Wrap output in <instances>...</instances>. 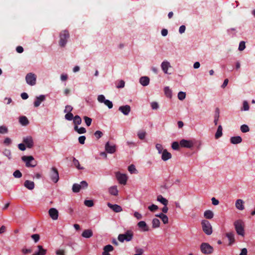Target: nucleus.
<instances>
[{"label":"nucleus","mask_w":255,"mask_h":255,"mask_svg":"<svg viewBox=\"0 0 255 255\" xmlns=\"http://www.w3.org/2000/svg\"><path fill=\"white\" fill-rule=\"evenodd\" d=\"M235 230L238 235L242 237L245 236V224L241 220H238L234 223Z\"/></svg>","instance_id":"nucleus-1"},{"label":"nucleus","mask_w":255,"mask_h":255,"mask_svg":"<svg viewBox=\"0 0 255 255\" xmlns=\"http://www.w3.org/2000/svg\"><path fill=\"white\" fill-rule=\"evenodd\" d=\"M133 237V232L131 230H128L125 234H120L118 236V240L123 243L125 241L129 242L132 240Z\"/></svg>","instance_id":"nucleus-2"},{"label":"nucleus","mask_w":255,"mask_h":255,"mask_svg":"<svg viewBox=\"0 0 255 255\" xmlns=\"http://www.w3.org/2000/svg\"><path fill=\"white\" fill-rule=\"evenodd\" d=\"M21 159L25 163V166L27 167H34L37 165V161L34 160V157L31 155H24L21 157Z\"/></svg>","instance_id":"nucleus-3"},{"label":"nucleus","mask_w":255,"mask_h":255,"mask_svg":"<svg viewBox=\"0 0 255 255\" xmlns=\"http://www.w3.org/2000/svg\"><path fill=\"white\" fill-rule=\"evenodd\" d=\"M201 225L203 232L207 235L212 234L213 229L210 223L206 220H203L201 221Z\"/></svg>","instance_id":"nucleus-4"},{"label":"nucleus","mask_w":255,"mask_h":255,"mask_svg":"<svg viewBox=\"0 0 255 255\" xmlns=\"http://www.w3.org/2000/svg\"><path fill=\"white\" fill-rule=\"evenodd\" d=\"M59 45L63 47L67 43V39L69 38V33L68 30H64L60 33Z\"/></svg>","instance_id":"nucleus-5"},{"label":"nucleus","mask_w":255,"mask_h":255,"mask_svg":"<svg viewBox=\"0 0 255 255\" xmlns=\"http://www.w3.org/2000/svg\"><path fill=\"white\" fill-rule=\"evenodd\" d=\"M200 250L202 254L204 255H210L214 252L213 247L207 243H203L201 244Z\"/></svg>","instance_id":"nucleus-6"},{"label":"nucleus","mask_w":255,"mask_h":255,"mask_svg":"<svg viewBox=\"0 0 255 255\" xmlns=\"http://www.w3.org/2000/svg\"><path fill=\"white\" fill-rule=\"evenodd\" d=\"M88 187V183L85 181L81 182L80 184L75 183L72 186V191L74 193H78L81 189H85Z\"/></svg>","instance_id":"nucleus-7"},{"label":"nucleus","mask_w":255,"mask_h":255,"mask_svg":"<svg viewBox=\"0 0 255 255\" xmlns=\"http://www.w3.org/2000/svg\"><path fill=\"white\" fill-rule=\"evenodd\" d=\"M50 176L51 180L54 183H56L58 181L59 179V173L56 167H53L51 168Z\"/></svg>","instance_id":"nucleus-8"},{"label":"nucleus","mask_w":255,"mask_h":255,"mask_svg":"<svg viewBox=\"0 0 255 255\" xmlns=\"http://www.w3.org/2000/svg\"><path fill=\"white\" fill-rule=\"evenodd\" d=\"M25 80L28 84L33 86L36 84V76L32 73H29L26 75Z\"/></svg>","instance_id":"nucleus-9"},{"label":"nucleus","mask_w":255,"mask_h":255,"mask_svg":"<svg viewBox=\"0 0 255 255\" xmlns=\"http://www.w3.org/2000/svg\"><path fill=\"white\" fill-rule=\"evenodd\" d=\"M23 142L28 148H31L34 146V141L31 136H27L23 137Z\"/></svg>","instance_id":"nucleus-10"},{"label":"nucleus","mask_w":255,"mask_h":255,"mask_svg":"<svg viewBox=\"0 0 255 255\" xmlns=\"http://www.w3.org/2000/svg\"><path fill=\"white\" fill-rule=\"evenodd\" d=\"M116 178L120 184L123 185L126 184L128 179L126 174L117 172L116 173Z\"/></svg>","instance_id":"nucleus-11"},{"label":"nucleus","mask_w":255,"mask_h":255,"mask_svg":"<svg viewBox=\"0 0 255 255\" xmlns=\"http://www.w3.org/2000/svg\"><path fill=\"white\" fill-rule=\"evenodd\" d=\"M180 145L182 147L191 148L193 146L194 143L192 140L183 139L180 140Z\"/></svg>","instance_id":"nucleus-12"},{"label":"nucleus","mask_w":255,"mask_h":255,"mask_svg":"<svg viewBox=\"0 0 255 255\" xmlns=\"http://www.w3.org/2000/svg\"><path fill=\"white\" fill-rule=\"evenodd\" d=\"M105 150L109 153L113 154L116 151V145L115 144L110 145L109 141L105 144Z\"/></svg>","instance_id":"nucleus-13"},{"label":"nucleus","mask_w":255,"mask_h":255,"mask_svg":"<svg viewBox=\"0 0 255 255\" xmlns=\"http://www.w3.org/2000/svg\"><path fill=\"white\" fill-rule=\"evenodd\" d=\"M49 215L54 220H56L58 218V211L54 208H50L48 211Z\"/></svg>","instance_id":"nucleus-14"},{"label":"nucleus","mask_w":255,"mask_h":255,"mask_svg":"<svg viewBox=\"0 0 255 255\" xmlns=\"http://www.w3.org/2000/svg\"><path fill=\"white\" fill-rule=\"evenodd\" d=\"M108 206L116 213H119L122 211L123 209L121 206L117 204L113 205L110 203H108Z\"/></svg>","instance_id":"nucleus-15"},{"label":"nucleus","mask_w":255,"mask_h":255,"mask_svg":"<svg viewBox=\"0 0 255 255\" xmlns=\"http://www.w3.org/2000/svg\"><path fill=\"white\" fill-rule=\"evenodd\" d=\"M119 110L124 115H128L130 112L131 108L129 105H127L120 107Z\"/></svg>","instance_id":"nucleus-16"},{"label":"nucleus","mask_w":255,"mask_h":255,"mask_svg":"<svg viewBox=\"0 0 255 255\" xmlns=\"http://www.w3.org/2000/svg\"><path fill=\"white\" fill-rule=\"evenodd\" d=\"M138 228L143 232H147L149 230L148 226L144 221H140L137 223Z\"/></svg>","instance_id":"nucleus-17"},{"label":"nucleus","mask_w":255,"mask_h":255,"mask_svg":"<svg viewBox=\"0 0 255 255\" xmlns=\"http://www.w3.org/2000/svg\"><path fill=\"white\" fill-rule=\"evenodd\" d=\"M171 154L166 149H164L162 152L161 158L163 161H166L171 158Z\"/></svg>","instance_id":"nucleus-18"},{"label":"nucleus","mask_w":255,"mask_h":255,"mask_svg":"<svg viewBox=\"0 0 255 255\" xmlns=\"http://www.w3.org/2000/svg\"><path fill=\"white\" fill-rule=\"evenodd\" d=\"M45 99V97L44 95H40L39 97H37L35 101L34 102V106L35 107H38L41 103L44 101Z\"/></svg>","instance_id":"nucleus-19"},{"label":"nucleus","mask_w":255,"mask_h":255,"mask_svg":"<svg viewBox=\"0 0 255 255\" xmlns=\"http://www.w3.org/2000/svg\"><path fill=\"white\" fill-rule=\"evenodd\" d=\"M226 236L228 238L229 241V246H231L235 242L234 234L233 232L227 233L226 234Z\"/></svg>","instance_id":"nucleus-20"},{"label":"nucleus","mask_w":255,"mask_h":255,"mask_svg":"<svg viewBox=\"0 0 255 255\" xmlns=\"http://www.w3.org/2000/svg\"><path fill=\"white\" fill-rule=\"evenodd\" d=\"M103 250V255H111L109 252L113 251L114 248L112 245H108L104 247Z\"/></svg>","instance_id":"nucleus-21"},{"label":"nucleus","mask_w":255,"mask_h":255,"mask_svg":"<svg viewBox=\"0 0 255 255\" xmlns=\"http://www.w3.org/2000/svg\"><path fill=\"white\" fill-rule=\"evenodd\" d=\"M38 251L35 252L32 255H45L46 254L47 250L44 249L41 245L37 246Z\"/></svg>","instance_id":"nucleus-22"},{"label":"nucleus","mask_w":255,"mask_h":255,"mask_svg":"<svg viewBox=\"0 0 255 255\" xmlns=\"http://www.w3.org/2000/svg\"><path fill=\"white\" fill-rule=\"evenodd\" d=\"M93 235V231L91 229L85 230L82 234V236L85 238H90L92 237Z\"/></svg>","instance_id":"nucleus-23"},{"label":"nucleus","mask_w":255,"mask_h":255,"mask_svg":"<svg viewBox=\"0 0 255 255\" xmlns=\"http://www.w3.org/2000/svg\"><path fill=\"white\" fill-rule=\"evenodd\" d=\"M230 141L232 144H237L242 141V138L240 136H233L231 137Z\"/></svg>","instance_id":"nucleus-24"},{"label":"nucleus","mask_w":255,"mask_h":255,"mask_svg":"<svg viewBox=\"0 0 255 255\" xmlns=\"http://www.w3.org/2000/svg\"><path fill=\"white\" fill-rule=\"evenodd\" d=\"M162 70L165 74H169L167 72L168 68L170 67L169 62L168 61H163L161 65Z\"/></svg>","instance_id":"nucleus-25"},{"label":"nucleus","mask_w":255,"mask_h":255,"mask_svg":"<svg viewBox=\"0 0 255 255\" xmlns=\"http://www.w3.org/2000/svg\"><path fill=\"white\" fill-rule=\"evenodd\" d=\"M24 186L29 190H32L34 188V183L27 180L24 182Z\"/></svg>","instance_id":"nucleus-26"},{"label":"nucleus","mask_w":255,"mask_h":255,"mask_svg":"<svg viewBox=\"0 0 255 255\" xmlns=\"http://www.w3.org/2000/svg\"><path fill=\"white\" fill-rule=\"evenodd\" d=\"M140 83L143 86H146L149 84V78L148 77H141L139 79Z\"/></svg>","instance_id":"nucleus-27"},{"label":"nucleus","mask_w":255,"mask_h":255,"mask_svg":"<svg viewBox=\"0 0 255 255\" xmlns=\"http://www.w3.org/2000/svg\"><path fill=\"white\" fill-rule=\"evenodd\" d=\"M19 122L24 126H26L29 124V121L25 116H21L19 118Z\"/></svg>","instance_id":"nucleus-28"},{"label":"nucleus","mask_w":255,"mask_h":255,"mask_svg":"<svg viewBox=\"0 0 255 255\" xmlns=\"http://www.w3.org/2000/svg\"><path fill=\"white\" fill-rule=\"evenodd\" d=\"M243 204L244 201H243V200L238 199L236 202V207L240 210H243L245 208Z\"/></svg>","instance_id":"nucleus-29"},{"label":"nucleus","mask_w":255,"mask_h":255,"mask_svg":"<svg viewBox=\"0 0 255 255\" xmlns=\"http://www.w3.org/2000/svg\"><path fill=\"white\" fill-rule=\"evenodd\" d=\"M109 192L110 194L114 196H117L118 195V190L117 186H113L109 188Z\"/></svg>","instance_id":"nucleus-30"},{"label":"nucleus","mask_w":255,"mask_h":255,"mask_svg":"<svg viewBox=\"0 0 255 255\" xmlns=\"http://www.w3.org/2000/svg\"><path fill=\"white\" fill-rule=\"evenodd\" d=\"M204 216L207 219H211L214 217V213L212 211L208 210L205 211Z\"/></svg>","instance_id":"nucleus-31"},{"label":"nucleus","mask_w":255,"mask_h":255,"mask_svg":"<svg viewBox=\"0 0 255 255\" xmlns=\"http://www.w3.org/2000/svg\"><path fill=\"white\" fill-rule=\"evenodd\" d=\"M157 200L162 203L164 206H167L168 203V200L163 198L161 195L157 196Z\"/></svg>","instance_id":"nucleus-32"},{"label":"nucleus","mask_w":255,"mask_h":255,"mask_svg":"<svg viewBox=\"0 0 255 255\" xmlns=\"http://www.w3.org/2000/svg\"><path fill=\"white\" fill-rule=\"evenodd\" d=\"M222 130H223V128H222V126H221V125L219 126L217 130V131L215 133V135L216 139H218L221 136H222V134H223Z\"/></svg>","instance_id":"nucleus-33"},{"label":"nucleus","mask_w":255,"mask_h":255,"mask_svg":"<svg viewBox=\"0 0 255 255\" xmlns=\"http://www.w3.org/2000/svg\"><path fill=\"white\" fill-rule=\"evenodd\" d=\"M220 116V110L218 108H217L215 110V114L214 117V124L215 125H217L218 124V121L219 120Z\"/></svg>","instance_id":"nucleus-34"},{"label":"nucleus","mask_w":255,"mask_h":255,"mask_svg":"<svg viewBox=\"0 0 255 255\" xmlns=\"http://www.w3.org/2000/svg\"><path fill=\"white\" fill-rule=\"evenodd\" d=\"M74 130L79 134L84 133L86 132V129L85 128L81 127L79 128L77 125L74 126Z\"/></svg>","instance_id":"nucleus-35"},{"label":"nucleus","mask_w":255,"mask_h":255,"mask_svg":"<svg viewBox=\"0 0 255 255\" xmlns=\"http://www.w3.org/2000/svg\"><path fill=\"white\" fill-rule=\"evenodd\" d=\"M160 221L157 218H154L152 221V226L153 228H157L160 226Z\"/></svg>","instance_id":"nucleus-36"},{"label":"nucleus","mask_w":255,"mask_h":255,"mask_svg":"<svg viewBox=\"0 0 255 255\" xmlns=\"http://www.w3.org/2000/svg\"><path fill=\"white\" fill-rule=\"evenodd\" d=\"M73 123L75 125H80L82 123L81 118L79 116L76 115L73 118Z\"/></svg>","instance_id":"nucleus-37"},{"label":"nucleus","mask_w":255,"mask_h":255,"mask_svg":"<svg viewBox=\"0 0 255 255\" xmlns=\"http://www.w3.org/2000/svg\"><path fill=\"white\" fill-rule=\"evenodd\" d=\"M165 95L167 97L171 98L172 97V91L168 87H165L164 89Z\"/></svg>","instance_id":"nucleus-38"},{"label":"nucleus","mask_w":255,"mask_h":255,"mask_svg":"<svg viewBox=\"0 0 255 255\" xmlns=\"http://www.w3.org/2000/svg\"><path fill=\"white\" fill-rule=\"evenodd\" d=\"M73 162L75 166L78 169H83L84 167H81L79 163V161L76 159L75 157H73Z\"/></svg>","instance_id":"nucleus-39"},{"label":"nucleus","mask_w":255,"mask_h":255,"mask_svg":"<svg viewBox=\"0 0 255 255\" xmlns=\"http://www.w3.org/2000/svg\"><path fill=\"white\" fill-rule=\"evenodd\" d=\"M3 154L7 157L9 159L11 158V151L9 149H5L4 151H3Z\"/></svg>","instance_id":"nucleus-40"},{"label":"nucleus","mask_w":255,"mask_h":255,"mask_svg":"<svg viewBox=\"0 0 255 255\" xmlns=\"http://www.w3.org/2000/svg\"><path fill=\"white\" fill-rule=\"evenodd\" d=\"M250 106L248 102L247 101L243 102V106L241 109V111H248L249 110Z\"/></svg>","instance_id":"nucleus-41"},{"label":"nucleus","mask_w":255,"mask_h":255,"mask_svg":"<svg viewBox=\"0 0 255 255\" xmlns=\"http://www.w3.org/2000/svg\"><path fill=\"white\" fill-rule=\"evenodd\" d=\"M84 204L87 207H91L94 206V202L92 200H86L84 201Z\"/></svg>","instance_id":"nucleus-42"},{"label":"nucleus","mask_w":255,"mask_h":255,"mask_svg":"<svg viewBox=\"0 0 255 255\" xmlns=\"http://www.w3.org/2000/svg\"><path fill=\"white\" fill-rule=\"evenodd\" d=\"M241 130L243 132H247L250 130L249 127L246 125H243L241 127Z\"/></svg>","instance_id":"nucleus-43"},{"label":"nucleus","mask_w":255,"mask_h":255,"mask_svg":"<svg viewBox=\"0 0 255 255\" xmlns=\"http://www.w3.org/2000/svg\"><path fill=\"white\" fill-rule=\"evenodd\" d=\"M84 119L85 120V122L86 125L88 127H89L91 125V123H92V119L90 118H89L87 116H85L84 117Z\"/></svg>","instance_id":"nucleus-44"},{"label":"nucleus","mask_w":255,"mask_h":255,"mask_svg":"<svg viewBox=\"0 0 255 255\" xmlns=\"http://www.w3.org/2000/svg\"><path fill=\"white\" fill-rule=\"evenodd\" d=\"M186 93L183 92H179L178 94V98L180 100H183L185 98Z\"/></svg>","instance_id":"nucleus-45"},{"label":"nucleus","mask_w":255,"mask_h":255,"mask_svg":"<svg viewBox=\"0 0 255 255\" xmlns=\"http://www.w3.org/2000/svg\"><path fill=\"white\" fill-rule=\"evenodd\" d=\"M171 147L173 149L178 150L179 149V144L177 141H174L172 143Z\"/></svg>","instance_id":"nucleus-46"},{"label":"nucleus","mask_w":255,"mask_h":255,"mask_svg":"<svg viewBox=\"0 0 255 255\" xmlns=\"http://www.w3.org/2000/svg\"><path fill=\"white\" fill-rule=\"evenodd\" d=\"M13 175L15 178H19L22 177V173L19 170H16L13 172Z\"/></svg>","instance_id":"nucleus-47"},{"label":"nucleus","mask_w":255,"mask_h":255,"mask_svg":"<svg viewBox=\"0 0 255 255\" xmlns=\"http://www.w3.org/2000/svg\"><path fill=\"white\" fill-rule=\"evenodd\" d=\"M145 131H140L138 132L137 135L140 139H143L145 138Z\"/></svg>","instance_id":"nucleus-48"},{"label":"nucleus","mask_w":255,"mask_h":255,"mask_svg":"<svg viewBox=\"0 0 255 255\" xmlns=\"http://www.w3.org/2000/svg\"><path fill=\"white\" fill-rule=\"evenodd\" d=\"M65 118L67 120L71 121L73 119V115L72 113H67L65 116Z\"/></svg>","instance_id":"nucleus-49"},{"label":"nucleus","mask_w":255,"mask_h":255,"mask_svg":"<svg viewBox=\"0 0 255 255\" xmlns=\"http://www.w3.org/2000/svg\"><path fill=\"white\" fill-rule=\"evenodd\" d=\"M135 251L136 253V254H134V255H142L143 253V250L141 248H135Z\"/></svg>","instance_id":"nucleus-50"},{"label":"nucleus","mask_w":255,"mask_h":255,"mask_svg":"<svg viewBox=\"0 0 255 255\" xmlns=\"http://www.w3.org/2000/svg\"><path fill=\"white\" fill-rule=\"evenodd\" d=\"M148 209L151 212H154L157 210L158 209V207L157 205L154 204H152L151 205L148 207Z\"/></svg>","instance_id":"nucleus-51"},{"label":"nucleus","mask_w":255,"mask_h":255,"mask_svg":"<svg viewBox=\"0 0 255 255\" xmlns=\"http://www.w3.org/2000/svg\"><path fill=\"white\" fill-rule=\"evenodd\" d=\"M94 135H95V137L97 138V139H98L103 136V133L102 131H101L100 130H97L94 133Z\"/></svg>","instance_id":"nucleus-52"},{"label":"nucleus","mask_w":255,"mask_h":255,"mask_svg":"<svg viewBox=\"0 0 255 255\" xmlns=\"http://www.w3.org/2000/svg\"><path fill=\"white\" fill-rule=\"evenodd\" d=\"M128 170L130 173H133L136 171L135 166L133 164L130 165L128 167Z\"/></svg>","instance_id":"nucleus-53"},{"label":"nucleus","mask_w":255,"mask_h":255,"mask_svg":"<svg viewBox=\"0 0 255 255\" xmlns=\"http://www.w3.org/2000/svg\"><path fill=\"white\" fill-rule=\"evenodd\" d=\"M31 238L34 241L35 243H37L40 239V236L38 234H33L31 236Z\"/></svg>","instance_id":"nucleus-54"},{"label":"nucleus","mask_w":255,"mask_h":255,"mask_svg":"<svg viewBox=\"0 0 255 255\" xmlns=\"http://www.w3.org/2000/svg\"><path fill=\"white\" fill-rule=\"evenodd\" d=\"M246 48V45H245V42L243 41H241L240 43V44H239V50L240 51H243V50H244Z\"/></svg>","instance_id":"nucleus-55"},{"label":"nucleus","mask_w":255,"mask_h":255,"mask_svg":"<svg viewBox=\"0 0 255 255\" xmlns=\"http://www.w3.org/2000/svg\"><path fill=\"white\" fill-rule=\"evenodd\" d=\"M125 81L123 80H121L119 81V84L116 86L117 88H123L125 87Z\"/></svg>","instance_id":"nucleus-56"},{"label":"nucleus","mask_w":255,"mask_h":255,"mask_svg":"<svg viewBox=\"0 0 255 255\" xmlns=\"http://www.w3.org/2000/svg\"><path fill=\"white\" fill-rule=\"evenodd\" d=\"M109 109H111L113 108V103L111 101L109 100H106V101L104 103Z\"/></svg>","instance_id":"nucleus-57"},{"label":"nucleus","mask_w":255,"mask_h":255,"mask_svg":"<svg viewBox=\"0 0 255 255\" xmlns=\"http://www.w3.org/2000/svg\"><path fill=\"white\" fill-rule=\"evenodd\" d=\"M8 131V129L5 126H0V133H5Z\"/></svg>","instance_id":"nucleus-58"},{"label":"nucleus","mask_w":255,"mask_h":255,"mask_svg":"<svg viewBox=\"0 0 255 255\" xmlns=\"http://www.w3.org/2000/svg\"><path fill=\"white\" fill-rule=\"evenodd\" d=\"M98 100L100 103H104V102L106 101L105 96L103 95H99L98 97Z\"/></svg>","instance_id":"nucleus-59"},{"label":"nucleus","mask_w":255,"mask_h":255,"mask_svg":"<svg viewBox=\"0 0 255 255\" xmlns=\"http://www.w3.org/2000/svg\"><path fill=\"white\" fill-rule=\"evenodd\" d=\"M156 148L158 150L159 153L162 152L163 150H164L163 149L162 145L159 143L156 144Z\"/></svg>","instance_id":"nucleus-60"},{"label":"nucleus","mask_w":255,"mask_h":255,"mask_svg":"<svg viewBox=\"0 0 255 255\" xmlns=\"http://www.w3.org/2000/svg\"><path fill=\"white\" fill-rule=\"evenodd\" d=\"M161 219L164 224L168 223V218L165 214L164 215Z\"/></svg>","instance_id":"nucleus-61"},{"label":"nucleus","mask_w":255,"mask_h":255,"mask_svg":"<svg viewBox=\"0 0 255 255\" xmlns=\"http://www.w3.org/2000/svg\"><path fill=\"white\" fill-rule=\"evenodd\" d=\"M151 107L153 110H156L158 108L159 106L157 102H153L151 103Z\"/></svg>","instance_id":"nucleus-62"},{"label":"nucleus","mask_w":255,"mask_h":255,"mask_svg":"<svg viewBox=\"0 0 255 255\" xmlns=\"http://www.w3.org/2000/svg\"><path fill=\"white\" fill-rule=\"evenodd\" d=\"M73 110V107L71 106H69V105H67L66 107H65V109L64 110V112L65 113H69L72 111Z\"/></svg>","instance_id":"nucleus-63"},{"label":"nucleus","mask_w":255,"mask_h":255,"mask_svg":"<svg viewBox=\"0 0 255 255\" xmlns=\"http://www.w3.org/2000/svg\"><path fill=\"white\" fill-rule=\"evenodd\" d=\"M85 139H86V137H85V136H84V135L80 136L78 138L79 143L82 144H84Z\"/></svg>","instance_id":"nucleus-64"}]
</instances>
